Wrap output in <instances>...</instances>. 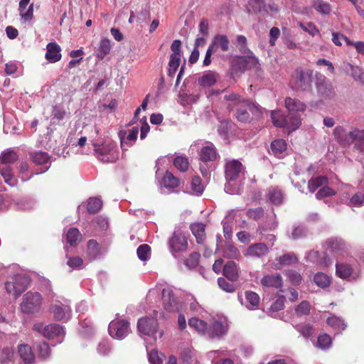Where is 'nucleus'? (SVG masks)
Returning <instances> with one entry per match:
<instances>
[{
    "mask_svg": "<svg viewBox=\"0 0 364 364\" xmlns=\"http://www.w3.org/2000/svg\"><path fill=\"white\" fill-rule=\"evenodd\" d=\"M228 102L226 107L233 112L234 117L241 123H250L252 119H258L262 116V108L250 99H245L239 94L231 92L225 95Z\"/></svg>",
    "mask_w": 364,
    "mask_h": 364,
    "instance_id": "1",
    "label": "nucleus"
},
{
    "mask_svg": "<svg viewBox=\"0 0 364 364\" xmlns=\"http://www.w3.org/2000/svg\"><path fill=\"white\" fill-rule=\"evenodd\" d=\"M271 118L275 127L286 128L289 132L298 129L301 123V119L299 116H291L289 113L287 115H284L281 110L272 111Z\"/></svg>",
    "mask_w": 364,
    "mask_h": 364,
    "instance_id": "2",
    "label": "nucleus"
},
{
    "mask_svg": "<svg viewBox=\"0 0 364 364\" xmlns=\"http://www.w3.org/2000/svg\"><path fill=\"white\" fill-rule=\"evenodd\" d=\"M230 48V41L226 35H215L205 53L203 60V65L208 66L211 63V55L219 51L223 53L228 52Z\"/></svg>",
    "mask_w": 364,
    "mask_h": 364,
    "instance_id": "3",
    "label": "nucleus"
},
{
    "mask_svg": "<svg viewBox=\"0 0 364 364\" xmlns=\"http://www.w3.org/2000/svg\"><path fill=\"white\" fill-rule=\"evenodd\" d=\"M313 71L310 69L297 68L294 71L291 83L295 90H306L311 86Z\"/></svg>",
    "mask_w": 364,
    "mask_h": 364,
    "instance_id": "4",
    "label": "nucleus"
},
{
    "mask_svg": "<svg viewBox=\"0 0 364 364\" xmlns=\"http://www.w3.org/2000/svg\"><path fill=\"white\" fill-rule=\"evenodd\" d=\"M42 304V296L38 292L28 291L24 294L20 309L23 314H34L38 312Z\"/></svg>",
    "mask_w": 364,
    "mask_h": 364,
    "instance_id": "5",
    "label": "nucleus"
},
{
    "mask_svg": "<svg viewBox=\"0 0 364 364\" xmlns=\"http://www.w3.org/2000/svg\"><path fill=\"white\" fill-rule=\"evenodd\" d=\"M96 157L104 163H114L119 159V153L116 146L112 143L105 144L102 146L94 144Z\"/></svg>",
    "mask_w": 364,
    "mask_h": 364,
    "instance_id": "6",
    "label": "nucleus"
},
{
    "mask_svg": "<svg viewBox=\"0 0 364 364\" xmlns=\"http://www.w3.org/2000/svg\"><path fill=\"white\" fill-rule=\"evenodd\" d=\"M29 284L30 280L28 277L16 274L11 278V281L5 283V287L9 294L18 297L28 287Z\"/></svg>",
    "mask_w": 364,
    "mask_h": 364,
    "instance_id": "7",
    "label": "nucleus"
},
{
    "mask_svg": "<svg viewBox=\"0 0 364 364\" xmlns=\"http://www.w3.org/2000/svg\"><path fill=\"white\" fill-rule=\"evenodd\" d=\"M129 330V323L124 320L113 321L109 325V333L117 339L125 338Z\"/></svg>",
    "mask_w": 364,
    "mask_h": 364,
    "instance_id": "8",
    "label": "nucleus"
},
{
    "mask_svg": "<svg viewBox=\"0 0 364 364\" xmlns=\"http://www.w3.org/2000/svg\"><path fill=\"white\" fill-rule=\"evenodd\" d=\"M36 328L45 337L48 339L63 337L65 334L62 326L58 324L51 323L48 325L37 324Z\"/></svg>",
    "mask_w": 364,
    "mask_h": 364,
    "instance_id": "9",
    "label": "nucleus"
},
{
    "mask_svg": "<svg viewBox=\"0 0 364 364\" xmlns=\"http://www.w3.org/2000/svg\"><path fill=\"white\" fill-rule=\"evenodd\" d=\"M137 327L140 333L154 336L157 333L158 321L154 318H141L138 321Z\"/></svg>",
    "mask_w": 364,
    "mask_h": 364,
    "instance_id": "10",
    "label": "nucleus"
},
{
    "mask_svg": "<svg viewBox=\"0 0 364 364\" xmlns=\"http://www.w3.org/2000/svg\"><path fill=\"white\" fill-rule=\"evenodd\" d=\"M162 301L164 309L169 312L177 311L179 309V302L171 289H164L162 291Z\"/></svg>",
    "mask_w": 364,
    "mask_h": 364,
    "instance_id": "11",
    "label": "nucleus"
},
{
    "mask_svg": "<svg viewBox=\"0 0 364 364\" xmlns=\"http://www.w3.org/2000/svg\"><path fill=\"white\" fill-rule=\"evenodd\" d=\"M170 248L172 251L178 252L186 251L188 248L186 237L179 231L174 232L169 240Z\"/></svg>",
    "mask_w": 364,
    "mask_h": 364,
    "instance_id": "12",
    "label": "nucleus"
},
{
    "mask_svg": "<svg viewBox=\"0 0 364 364\" xmlns=\"http://www.w3.org/2000/svg\"><path fill=\"white\" fill-rule=\"evenodd\" d=\"M336 140L343 146H349L353 144V128L348 132L343 127L338 126L333 130Z\"/></svg>",
    "mask_w": 364,
    "mask_h": 364,
    "instance_id": "13",
    "label": "nucleus"
},
{
    "mask_svg": "<svg viewBox=\"0 0 364 364\" xmlns=\"http://www.w3.org/2000/svg\"><path fill=\"white\" fill-rule=\"evenodd\" d=\"M243 169L242 164L237 160H232L226 163L225 165V178L228 181H235L238 178Z\"/></svg>",
    "mask_w": 364,
    "mask_h": 364,
    "instance_id": "14",
    "label": "nucleus"
},
{
    "mask_svg": "<svg viewBox=\"0 0 364 364\" xmlns=\"http://www.w3.org/2000/svg\"><path fill=\"white\" fill-rule=\"evenodd\" d=\"M285 107L291 116H299L306 110V105L299 100L291 97L285 99Z\"/></svg>",
    "mask_w": 364,
    "mask_h": 364,
    "instance_id": "15",
    "label": "nucleus"
},
{
    "mask_svg": "<svg viewBox=\"0 0 364 364\" xmlns=\"http://www.w3.org/2000/svg\"><path fill=\"white\" fill-rule=\"evenodd\" d=\"M268 253V246L265 243L258 242L250 245L245 253V256L261 258L266 256Z\"/></svg>",
    "mask_w": 364,
    "mask_h": 364,
    "instance_id": "16",
    "label": "nucleus"
},
{
    "mask_svg": "<svg viewBox=\"0 0 364 364\" xmlns=\"http://www.w3.org/2000/svg\"><path fill=\"white\" fill-rule=\"evenodd\" d=\"M50 310L53 313L54 318L56 321H61L67 313L70 311V304L67 300L63 303L60 301H55V303L50 306Z\"/></svg>",
    "mask_w": 364,
    "mask_h": 364,
    "instance_id": "17",
    "label": "nucleus"
},
{
    "mask_svg": "<svg viewBox=\"0 0 364 364\" xmlns=\"http://www.w3.org/2000/svg\"><path fill=\"white\" fill-rule=\"evenodd\" d=\"M45 58L51 63L58 62L62 58L60 46L55 42L48 43Z\"/></svg>",
    "mask_w": 364,
    "mask_h": 364,
    "instance_id": "18",
    "label": "nucleus"
},
{
    "mask_svg": "<svg viewBox=\"0 0 364 364\" xmlns=\"http://www.w3.org/2000/svg\"><path fill=\"white\" fill-rule=\"evenodd\" d=\"M199 159L205 163L214 161L218 156L217 150L212 143L201 148L199 154Z\"/></svg>",
    "mask_w": 364,
    "mask_h": 364,
    "instance_id": "19",
    "label": "nucleus"
},
{
    "mask_svg": "<svg viewBox=\"0 0 364 364\" xmlns=\"http://www.w3.org/2000/svg\"><path fill=\"white\" fill-rule=\"evenodd\" d=\"M316 90L318 94L324 99H330L335 94L332 85L326 79L317 82Z\"/></svg>",
    "mask_w": 364,
    "mask_h": 364,
    "instance_id": "20",
    "label": "nucleus"
},
{
    "mask_svg": "<svg viewBox=\"0 0 364 364\" xmlns=\"http://www.w3.org/2000/svg\"><path fill=\"white\" fill-rule=\"evenodd\" d=\"M263 287L281 288L283 286V279L279 274H267L264 276L260 280Z\"/></svg>",
    "mask_w": 364,
    "mask_h": 364,
    "instance_id": "21",
    "label": "nucleus"
},
{
    "mask_svg": "<svg viewBox=\"0 0 364 364\" xmlns=\"http://www.w3.org/2000/svg\"><path fill=\"white\" fill-rule=\"evenodd\" d=\"M326 244L331 252L337 255H342L347 250L345 242L338 238H330L326 240Z\"/></svg>",
    "mask_w": 364,
    "mask_h": 364,
    "instance_id": "22",
    "label": "nucleus"
},
{
    "mask_svg": "<svg viewBox=\"0 0 364 364\" xmlns=\"http://www.w3.org/2000/svg\"><path fill=\"white\" fill-rule=\"evenodd\" d=\"M18 353L22 360L27 364H33L36 357L31 348L27 344H21L18 346Z\"/></svg>",
    "mask_w": 364,
    "mask_h": 364,
    "instance_id": "23",
    "label": "nucleus"
},
{
    "mask_svg": "<svg viewBox=\"0 0 364 364\" xmlns=\"http://www.w3.org/2000/svg\"><path fill=\"white\" fill-rule=\"evenodd\" d=\"M277 263L274 264L276 269H280L282 267L296 264L298 262V258L293 252H288L276 259Z\"/></svg>",
    "mask_w": 364,
    "mask_h": 364,
    "instance_id": "24",
    "label": "nucleus"
},
{
    "mask_svg": "<svg viewBox=\"0 0 364 364\" xmlns=\"http://www.w3.org/2000/svg\"><path fill=\"white\" fill-rule=\"evenodd\" d=\"M0 174L4 182L10 186H14L17 184V180L14 178L11 166L0 165Z\"/></svg>",
    "mask_w": 364,
    "mask_h": 364,
    "instance_id": "25",
    "label": "nucleus"
},
{
    "mask_svg": "<svg viewBox=\"0 0 364 364\" xmlns=\"http://www.w3.org/2000/svg\"><path fill=\"white\" fill-rule=\"evenodd\" d=\"M18 159V154L11 149H6L0 155V165L11 166Z\"/></svg>",
    "mask_w": 364,
    "mask_h": 364,
    "instance_id": "26",
    "label": "nucleus"
},
{
    "mask_svg": "<svg viewBox=\"0 0 364 364\" xmlns=\"http://www.w3.org/2000/svg\"><path fill=\"white\" fill-rule=\"evenodd\" d=\"M223 275L229 280L235 282L238 279V269L235 262L232 261L228 262L223 269Z\"/></svg>",
    "mask_w": 364,
    "mask_h": 364,
    "instance_id": "27",
    "label": "nucleus"
},
{
    "mask_svg": "<svg viewBox=\"0 0 364 364\" xmlns=\"http://www.w3.org/2000/svg\"><path fill=\"white\" fill-rule=\"evenodd\" d=\"M205 225L201 223H193L191 225V230L195 236L197 243L202 244L205 240Z\"/></svg>",
    "mask_w": 364,
    "mask_h": 364,
    "instance_id": "28",
    "label": "nucleus"
},
{
    "mask_svg": "<svg viewBox=\"0 0 364 364\" xmlns=\"http://www.w3.org/2000/svg\"><path fill=\"white\" fill-rule=\"evenodd\" d=\"M270 148L273 155L277 157H281L282 155L287 151V144L285 140L282 139H278L272 141Z\"/></svg>",
    "mask_w": 364,
    "mask_h": 364,
    "instance_id": "29",
    "label": "nucleus"
},
{
    "mask_svg": "<svg viewBox=\"0 0 364 364\" xmlns=\"http://www.w3.org/2000/svg\"><path fill=\"white\" fill-rule=\"evenodd\" d=\"M218 74L209 70L198 78V84L203 87H211L217 82Z\"/></svg>",
    "mask_w": 364,
    "mask_h": 364,
    "instance_id": "30",
    "label": "nucleus"
},
{
    "mask_svg": "<svg viewBox=\"0 0 364 364\" xmlns=\"http://www.w3.org/2000/svg\"><path fill=\"white\" fill-rule=\"evenodd\" d=\"M353 272L352 267L347 263L341 262L336 264V275L343 279H348Z\"/></svg>",
    "mask_w": 364,
    "mask_h": 364,
    "instance_id": "31",
    "label": "nucleus"
},
{
    "mask_svg": "<svg viewBox=\"0 0 364 364\" xmlns=\"http://www.w3.org/2000/svg\"><path fill=\"white\" fill-rule=\"evenodd\" d=\"M354 149L360 152L364 151V129L353 128Z\"/></svg>",
    "mask_w": 364,
    "mask_h": 364,
    "instance_id": "32",
    "label": "nucleus"
},
{
    "mask_svg": "<svg viewBox=\"0 0 364 364\" xmlns=\"http://www.w3.org/2000/svg\"><path fill=\"white\" fill-rule=\"evenodd\" d=\"M328 179L324 176L311 178L308 182V189L311 193L315 192L318 188L328 185Z\"/></svg>",
    "mask_w": 364,
    "mask_h": 364,
    "instance_id": "33",
    "label": "nucleus"
},
{
    "mask_svg": "<svg viewBox=\"0 0 364 364\" xmlns=\"http://www.w3.org/2000/svg\"><path fill=\"white\" fill-rule=\"evenodd\" d=\"M111 50L110 41L107 38L102 39L100 42L98 48L96 50V58L98 60H103Z\"/></svg>",
    "mask_w": 364,
    "mask_h": 364,
    "instance_id": "34",
    "label": "nucleus"
},
{
    "mask_svg": "<svg viewBox=\"0 0 364 364\" xmlns=\"http://www.w3.org/2000/svg\"><path fill=\"white\" fill-rule=\"evenodd\" d=\"M327 324L331 326L334 331H337L336 333H341L342 331H344L346 328V324L344 323L343 320L335 315H333L328 317L326 319Z\"/></svg>",
    "mask_w": 364,
    "mask_h": 364,
    "instance_id": "35",
    "label": "nucleus"
},
{
    "mask_svg": "<svg viewBox=\"0 0 364 364\" xmlns=\"http://www.w3.org/2000/svg\"><path fill=\"white\" fill-rule=\"evenodd\" d=\"M263 9L267 11L263 0H250L248 1L247 10L249 14L261 13Z\"/></svg>",
    "mask_w": 364,
    "mask_h": 364,
    "instance_id": "36",
    "label": "nucleus"
},
{
    "mask_svg": "<svg viewBox=\"0 0 364 364\" xmlns=\"http://www.w3.org/2000/svg\"><path fill=\"white\" fill-rule=\"evenodd\" d=\"M245 54L247 55L240 56V63H245L247 69L255 68L259 64L257 58L251 50H248Z\"/></svg>",
    "mask_w": 364,
    "mask_h": 364,
    "instance_id": "37",
    "label": "nucleus"
},
{
    "mask_svg": "<svg viewBox=\"0 0 364 364\" xmlns=\"http://www.w3.org/2000/svg\"><path fill=\"white\" fill-rule=\"evenodd\" d=\"M36 348L38 352V357L43 360H46L51 355L50 347L46 342L36 343Z\"/></svg>",
    "mask_w": 364,
    "mask_h": 364,
    "instance_id": "38",
    "label": "nucleus"
},
{
    "mask_svg": "<svg viewBox=\"0 0 364 364\" xmlns=\"http://www.w3.org/2000/svg\"><path fill=\"white\" fill-rule=\"evenodd\" d=\"M81 240V235L78 229L75 228H71L68 230L66 234V242L71 246L77 245Z\"/></svg>",
    "mask_w": 364,
    "mask_h": 364,
    "instance_id": "39",
    "label": "nucleus"
},
{
    "mask_svg": "<svg viewBox=\"0 0 364 364\" xmlns=\"http://www.w3.org/2000/svg\"><path fill=\"white\" fill-rule=\"evenodd\" d=\"M312 7L318 13L324 15L329 14L331 11L330 4L323 0H314Z\"/></svg>",
    "mask_w": 364,
    "mask_h": 364,
    "instance_id": "40",
    "label": "nucleus"
},
{
    "mask_svg": "<svg viewBox=\"0 0 364 364\" xmlns=\"http://www.w3.org/2000/svg\"><path fill=\"white\" fill-rule=\"evenodd\" d=\"M268 196L270 201L275 205L280 204L283 200L282 191L276 187H272L269 189Z\"/></svg>",
    "mask_w": 364,
    "mask_h": 364,
    "instance_id": "41",
    "label": "nucleus"
},
{
    "mask_svg": "<svg viewBox=\"0 0 364 364\" xmlns=\"http://www.w3.org/2000/svg\"><path fill=\"white\" fill-rule=\"evenodd\" d=\"M179 182L180 180L169 171H166L163 178V183L166 188H177L179 186Z\"/></svg>",
    "mask_w": 364,
    "mask_h": 364,
    "instance_id": "42",
    "label": "nucleus"
},
{
    "mask_svg": "<svg viewBox=\"0 0 364 364\" xmlns=\"http://www.w3.org/2000/svg\"><path fill=\"white\" fill-rule=\"evenodd\" d=\"M102 206V201L99 198H90L88 200L87 210L90 214H95L98 212Z\"/></svg>",
    "mask_w": 364,
    "mask_h": 364,
    "instance_id": "43",
    "label": "nucleus"
},
{
    "mask_svg": "<svg viewBox=\"0 0 364 364\" xmlns=\"http://www.w3.org/2000/svg\"><path fill=\"white\" fill-rule=\"evenodd\" d=\"M348 66L350 68L348 71H350V75L353 79L364 85V72L362 68L359 66H355L351 64H348Z\"/></svg>",
    "mask_w": 364,
    "mask_h": 364,
    "instance_id": "44",
    "label": "nucleus"
},
{
    "mask_svg": "<svg viewBox=\"0 0 364 364\" xmlns=\"http://www.w3.org/2000/svg\"><path fill=\"white\" fill-rule=\"evenodd\" d=\"M298 26L305 32L308 33L311 36L314 37L320 34V31L316 25L312 22L304 23L301 21L298 22Z\"/></svg>",
    "mask_w": 364,
    "mask_h": 364,
    "instance_id": "45",
    "label": "nucleus"
},
{
    "mask_svg": "<svg viewBox=\"0 0 364 364\" xmlns=\"http://www.w3.org/2000/svg\"><path fill=\"white\" fill-rule=\"evenodd\" d=\"M245 298L250 305L248 306L249 309H254V308L257 307L259 304V301H260L259 296L257 293H255L254 291H245Z\"/></svg>",
    "mask_w": 364,
    "mask_h": 364,
    "instance_id": "46",
    "label": "nucleus"
},
{
    "mask_svg": "<svg viewBox=\"0 0 364 364\" xmlns=\"http://www.w3.org/2000/svg\"><path fill=\"white\" fill-rule=\"evenodd\" d=\"M314 282L317 286L321 288H326L330 285V278L328 275L323 273H317L314 278Z\"/></svg>",
    "mask_w": 364,
    "mask_h": 364,
    "instance_id": "47",
    "label": "nucleus"
},
{
    "mask_svg": "<svg viewBox=\"0 0 364 364\" xmlns=\"http://www.w3.org/2000/svg\"><path fill=\"white\" fill-rule=\"evenodd\" d=\"M174 166L182 172H186L188 169L189 162L186 157L178 156L173 160Z\"/></svg>",
    "mask_w": 364,
    "mask_h": 364,
    "instance_id": "48",
    "label": "nucleus"
},
{
    "mask_svg": "<svg viewBox=\"0 0 364 364\" xmlns=\"http://www.w3.org/2000/svg\"><path fill=\"white\" fill-rule=\"evenodd\" d=\"M87 251L88 254L95 259L100 254V247L99 243L95 240H90L87 242Z\"/></svg>",
    "mask_w": 364,
    "mask_h": 364,
    "instance_id": "49",
    "label": "nucleus"
},
{
    "mask_svg": "<svg viewBox=\"0 0 364 364\" xmlns=\"http://www.w3.org/2000/svg\"><path fill=\"white\" fill-rule=\"evenodd\" d=\"M172 53L170 58L181 60V41L180 40H174L171 45Z\"/></svg>",
    "mask_w": 364,
    "mask_h": 364,
    "instance_id": "50",
    "label": "nucleus"
},
{
    "mask_svg": "<svg viewBox=\"0 0 364 364\" xmlns=\"http://www.w3.org/2000/svg\"><path fill=\"white\" fill-rule=\"evenodd\" d=\"M188 325L198 332L205 331L207 327V323L205 321L195 317L189 319Z\"/></svg>",
    "mask_w": 364,
    "mask_h": 364,
    "instance_id": "51",
    "label": "nucleus"
},
{
    "mask_svg": "<svg viewBox=\"0 0 364 364\" xmlns=\"http://www.w3.org/2000/svg\"><path fill=\"white\" fill-rule=\"evenodd\" d=\"M33 161L38 165L46 164L49 160V156L47 153L39 151L31 155Z\"/></svg>",
    "mask_w": 364,
    "mask_h": 364,
    "instance_id": "52",
    "label": "nucleus"
},
{
    "mask_svg": "<svg viewBox=\"0 0 364 364\" xmlns=\"http://www.w3.org/2000/svg\"><path fill=\"white\" fill-rule=\"evenodd\" d=\"M317 343L318 346L321 349H327L331 346L332 339L328 334L323 333L318 337Z\"/></svg>",
    "mask_w": 364,
    "mask_h": 364,
    "instance_id": "53",
    "label": "nucleus"
},
{
    "mask_svg": "<svg viewBox=\"0 0 364 364\" xmlns=\"http://www.w3.org/2000/svg\"><path fill=\"white\" fill-rule=\"evenodd\" d=\"M181 60L170 58L168 63L167 75L170 77H173L179 67Z\"/></svg>",
    "mask_w": 364,
    "mask_h": 364,
    "instance_id": "54",
    "label": "nucleus"
},
{
    "mask_svg": "<svg viewBox=\"0 0 364 364\" xmlns=\"http://www.w3.org/2000/svg\"><path fill=\"white\" fill-rule=\"evenodd\" d=\"M296 329L304 337L309 338L314 333V329L309 323H301L296 326Z\"/></svg>",
    "mask_w": 364,
    "mask_h": 364,
    "instance_id": "55",
    "label": "nucleus"
},
{
    "mask_svg": "<svg viewBox=\"0 0 364 364\" xmlns=\"http://www.w3.org/2000/svg\"><path fill=\"white\" fill-rule=\"evenodd\" d=\"M285 275L289 282L294 285H299L301 282L302 277L301 274L294 270L285 271Z\"/></svg>",
    "mask_w": 364,
    "mask_h": 364,
    "instance_id": "56",
    "label": "nucleus"
},
{
    "mask_svg": "<svg viewBox=\"0 0 364 364\" xmlns=\"http://www.w3.org/2000/svg\"><path fill=\"white\" fill-rule=\"evenodd\" d=\"M336 195V191L327 185L323 186L319 191L316 193V197L317 199H322L323 198L330 197Z\"/></svg>",
    "mask_w": 364,
    "mask_h": 364,
    "instance_id": "57",
    "label": "nucleus"
},
{
    "mask_svg": "<svg viewBox=\"0 0 364 364\" xmlns=\"http://www.w3.org/2000/svg\"><path fill=\"white\" fill-rule=\"evenodd\" d=\"M151 247L146 245H141L136 250L137 256L141 261H146L149 257Z\"/></svg>",
    "mask_w": 364,
    "mask_h": 364,
    "instance_id": "58",
    "label": "nucleus"
},
{
    "mask_svg": "<svg viewBox=\"0 0 364 364\" xmlns=\"http://www.w3.org/2000/svg\"><path fill=\"white\" fill-rule=\"evenodd\" d=\"M14 355V350L10 347L4 348L0 355V362L1 363L12 360Z\"/></svg>",
    "mask_w": 364,
    "mask_h": 364,
    "instance_id": "59",
    "label": "nucleus"
},
{
    "mask_svg": "<svg viewBox=\"0 0 364 364\" xmlns=\"http://www.w3.org/2000/svg\"><path fill=\"white\" fill-rule=\"evenodd\" d=\"M200 257V255L197 252L190 254L189 257L186 260V265L190 269L195 268L199 263Z\"/></svg>",
    "mask_w": 364,
    "mask_h": 364,
    "instance_id": "60",
    "label": "nucleus"
},
{
    "mask_svg": "<svg viewBox=\"0 0 364 364\" xmlns=\"http://www.w3.org/2000/svg\"><path fill=\"white\" fill-rule=\"evenodd\" d=\"M246 214L249 218L252 219L254 220H258L259 219L263 217L264 210L261 207H258L256 208H250L249 210H247Z\"/></svg>",
    "mask_w": 364,
    "mask_h": 364,
    "instance_id": "61",
    "label": "nucleus"
},
{
    "mask_svg": "<svg viewBox=\"0 0 364 364\" xmlns=\"http://www.w3.org/2000/svg\"><path fill=\"white\" fill-rule=\"evenodd\" d=\"M285 300V296H278L277 299L270 306L269 311L272 312H277L280 310H282L284 308Z\"/></svg>",
    "mask_w": 364,
    "mask_h": 364,
    "instance_id": "62",
    "label": "nucleus"
},
{
    "mask_svg": "<svg viewBox=\"0 0 364 364\" xmlns=\"http://www.w3.org/2000/svg\"><path fill=\"white\" fill-rule=\"evenodd\" d=\"M364 205V194L355 193L350 199V206H362Z\"/></svg>",
    "mask_w": 364,
    "mask_h": 364,
    "instance_id": "63",
    "label": "nucleus"
},
{
    "mask_svg": "<svg viewBox=\"0 0 364 364\" xmlns=\"http://www.w3.org/2000/svg\"><path fill=\"white\" fill-rule=\"evenodd\" d=\"M164 355L159 354L156 350H152L149 353V360L151 364H161Z\"/></svg>",
    "mask_w": 364,
    "mask_h": 364,
    "instance_id": "64",
    "label": "nucleus"
}]
</instances>
